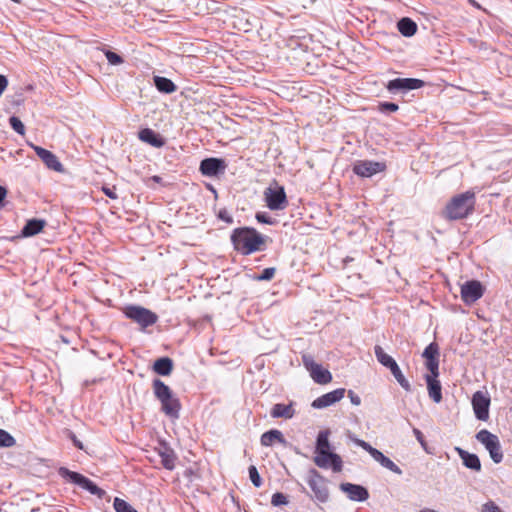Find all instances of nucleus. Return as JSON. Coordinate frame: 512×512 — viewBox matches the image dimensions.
Wrapping results in <instances>:
<instances>
[{
  "label": "nucleus",
  "instance_id": "f03ea898",
  "mask_svg": "<svg viewBox=\"0 0 512 512\" xmlns=\"http://www.w3.org/2000/svg\"><path fill=\"white\" fill-rule=\"evenodd\" d=\"M476 203L475 192L468 190L464 193L455 195L446 204L443 210L444 218L448 220H460L473 213Z\"/></svg>",
  "mask_w": 512,
  "mask_h": 512
},
{
  "label": "nucleus",
  "instance_id": "9b49d317",
  "mask_svg": "<svg viewBox=\"0 0 512 512\" xmlns=\"http://www.w3.org/2000/svg\"><path fill=\"white\" fill-rule=\"evenodd\" d=\"M490 398L486 393L477 391L472 397V407L478 420L487 421L489 418Z\"/></svg>",
  "mask_w": 512,
  "mask_h": 512
},
{
  "label": "nucleus",
  "instance_id": "a211bd4d",
  "mask_svg": "<svg viewBox=\"0 0 512 512\" xmlns=\"http://www.w3.org/2000/svg\"><path fill=\"white\" fill-rule=\"evenodd\" d=\"M32 148L34 149L37 156L45 163V165L54 171L62 172L63 171V165L58 160L56 155H54L49 150H46L42 147L32 145Z\"/></svg>",
  "mask_w": 512,
  "mask_h": 512
},
{
  "label": "nucleus",
  "instance_id": "ddd939ff",
  "mask_svg": "<svg viewBox=\"0 0 512 512\" xmlns=\"http://www.w3.org/2000/svg\"><path fill=\"white\" fill-rule=\"evenodd\" d=\"M386 168L385 163L376 162L370 160L358 161L354 167L353 171L355 174L361 177H371L376 173L384 171Z\"/></svg>",
  "mask_w": 512,
  "mask_h": 512
},
{
  "label": "nucleus",
  "instance_id": "20e7f679",
  "mask_svg": "<svg viewBox=\"0 0 512 512\" xmlns=\"http://www.w3.org/2000/svg\"><path fill=\"white\" fill-rule=\"evenodd\" d=\"M123 312L127 318L139 324L141 328H147L158 320V316L154 312L138 305L126 306Z\"/></svg>",
  "mask_w": 512,
  "mask_h": 512
},
{
  "label": "nucleus",
  "instance_id": "f257e3e1",
  "mask_svg": "<svg viewBox=\"0 0 512 512\" xmlns=\"http://www.w3.org/2000/svg\"><path fill=\"white\" fill-rule=\"evenodd\" d=\"M231 242L236 251L242 255H250L254 252L263 250L265 244L264 236L254 228L242 227L236 228L231 234Z\"/></svg>",
  "mask_w": 512,
  "mask_h": 512
},
{
  "label": "nucleus",
  "instance_id": "c9c22d12",
  "mask_svg": "<svg viewBox=\"0 0 512 512\" xmlns=\"http://www.w3.org/2000/svg\"><path fill=\"white\" fill-rule=\"evenodd\" d=\"M426 368L430 372V374H427L426 376H433L438 377L439 376V359H426Z\"/></svg>",
  "mask_w": 512,
  "mask_h": 512
},
{
  "label": "nucleus",
  "instance_id": "c03bdc74",
  "mask_svg": "<svg viewBox=\"0 0 512 512\" xmlns=\"http://www.w3.org/2000/svg\"><path fill=\"white\" fill-rule=\"evenodd\" d=\"M481 512H503V511L494 501L490 500L481 506Z\"/></svg>",
  "mask_w": 512,
  "mask_h": 512
},
{
  "label": "nucleus",
  "instance_id": "b1692460",
  "mask_svg": "<svg viewBox=\"0 0 512 512\" xmlns=\"http://www.w3.org/2000/svg\"><path fill=\"white\" fill-rule=\"evenodd\" d=\"M153 370L161 376H168L173 370V361L168 357L159 358L154 362Z\"/></svg>",
  "mask_w": 512,
  "mask_h": 512
},
{
  "label": "nucleus",
  "instance_id": "864d4df0",
  "mask_svg": "<svg viewBox=\"0 0 512 512\" xmlns=\"http://www.w3.org/2000/svg\"><path fill=\"white\" fill-rule=\"evenodd\" d=\"M7 191L6 189L0 185V203L4 200L6 197Z\"/></svg>",
  "mask_w": 512,
  "mask_h": 512
},
{
  "label": "nucleus",
  "instance_id": "f3484780",
  "mask_svg": "<svg viewBox=\"0 0 512 512\" xmlns=\"http://www.w3.org/2000/svg\"><path fill=\"white\" fill-rule=\"evenodd\" d=\"M346 390L344 388H338L336 390H333L331 392H328L318 398H316L311 406L315 409H322L326 408L328 406H331L335 404L336 402L340 401L344 395Z\"/></svg>",
  "mask_w": 512,
  "mask_h": 512
},
{
  "label": "nucleus",
  "instance_id": "aec40b11",
  "mask_svg": "<svg viewBox=\"0 0 512 512\" xmlns=\"http://www.w3.org/2000/svg\"><path fill=\"white\" fill-rule=\"evenodd\" d=\"M455 451L458 453L459 457L462 459L463 464L466 468L471 469L473 471L479 472L481 470V462L479 457L476 454L469 453L468 451L456 447Z\"/></svg>",
  "mask_w": 512,
  "mask_h": 512
},
{
  "label": "nucleus",
  "instance_id": "5fc2aeb1",
  "mask_svg": "<svg viewBox=\"0 0 512 512\" xmlns=\"http://www.w3.org/2000/svg\"><path fill=\"white\" fill-rule=\"evenodd\" d=\"M74 442H75L76 446H78L80 449H82V444H81V442H78V441H76V440H75Z\"/></svg>",
  "mask_w": 512,
  "mask_h": 512
},
{
  "label": "nucleus",
  "instance_id": "6ab92c4d",
  "mask_svg": "<svg viewBox=\"0 0 512 512\" xmlns=\"http://www.w3.org/2000/svg\"><path fill=\"white\" fill-rule=\"evenodd\" d=\"M295 415L294 402H290L289 404L277 403L274 404L270 410V416L272 418H283V419H291Z\"/></svg>",
  "mask_w": 512,
  "mask_h": 512
},
{
  "label": "nucleus",
  "instance_id": "4c0bfd02",
  "mask_svg": "<svg viewBox=\"0 0 512 512\" xmlns=\"http://www.w3.org/2000/svg\"><path fill=\"white\" fill-rule=\"evenodd\" d=\"M9 123L14 131H16L20 135H24L25 126L18 117H16V116L10 117Z\"/></svg>",
  "mask_w": 512,
  "mask_h": 512
},
{
  "label": "nucleus",
  "instance_id": "3c124183",
  "mask_svg": "<svg viewBox=\"0 0 512 512\" xmlns=\"http://www.w3.org/2000/svg\"><path fill=\"white\" fill-rule=\"evenodd\" d=\"M7 85H8V81H7L6 77L3 75H0V96L5 91Z\"/></svg>",
  "mask_w": 512,
  "mask_h": 512
},
{
  "label": "nucleus",
  "instance_id": "6e6552de",
  "mask_svg": "<svg viewBox=\"0 0 512 512\" xmlns=\"http://www.w3.org/2000/svg\"><path fill=\"white\" fill-rule=\"evenodd\" d=\"M59 473L62 477L67 478L72 483L89 491L91 494L98 496L100 499L104 497L105 491L99 488L94 482L80 473L70 471L67 468H61Z\"/></svg>",
  "mask_w": 512,
  "mask_h": 512
},
{
  "label": "nucleus",
  "instance_id": "c85d7f7f",
  "mask_svg": "<svg viewBox=\"0 0 512 512\" xmlns=\"http://www.w3.org/2000/svg\"><path fill=\"white\" fill-rule=\"evenodd\" d=\"M154 83L156 88L163 93L170 94L177 90V86L166 77L155 76Z\"/></svg>",
  "mask_w": 512,
  "mask_h": 512
},
{
  "label": "nucleus",
  "instance_id": "dca6fc26",
  "mask_svg": "<svg viewBox=\"0 0 512 512\" xmlns=\"http://www.w3.org/2000/svg\"><path fill=\"white\" fill-rule=\"evenodd\" d=\"M225 169V161L219 158H206L200 163V171L204 176H217L219 173H223Z\"/></svg>",
  "mask_w": 512,
  "mask_h": 512
},
{
  "label": "nucleus",
  "instance_id": "6e6d98bb",
  "mask_svg": "<svg viewBox=\"0 0 512 512\" xmlns=\"http://www.w3.org/2000/svg\"><path fill=\"white\" fill-rule=\"evenodd\" d=\"M153 179H154L155 181H159V180H160V178H159L158 176H154V177H153Z\"/></svg>",
  "mask_w": 512,
  "mask_h": 512
},
{
  "label": "nucleus",
  "instance_id": "5701e85b",
  "mask_svg": "<svg viewBox=\"0 0 512 512\" xmlns=\"http://www.w3.org/2000/svg\"><path fill=\"white\" fill-rule=\"evenodd\" d=\"M262 446H272L275 442H279L283 445L286 444V440L280 430L272 429L262 434L260 439Z\"/></svg>",
  "mask_w": 512,
  "mask_h": 512
},
{
  "label": "nucleus",
  "instance_id": "473e14b6",
  "mask_svg": "<svg viewBox=\"0 0 512 512\" xmlns=\"http://www.w3.org/2000/svg\"><path fill=\"white\" fill-rule=\"evenodd\" d=\"M425 359H437L439 357V346L436 342L430 343L423 351Z\"/></svg>",
  "mask_w": 512,
  "mask_h": 512
},
{
  "label": "nucleus",
  "instance_id": "37998d69",
  "mask_svg": "<svg viewBox=\"0 0 512 512\" xmlns=\"http://www.w3.org/2000/svg\"><path fill=\"white\" fill-rule=\"evenodd\" d=\"M105 56L111 65H119L123 63V58L112 51H106Z\"/></svg>",
  "mask_w": 512,
  "mask_h": 512
},
{
  "label": "nucleus",
  "instance_id": "72a5a7b5",
  "mask_svg": "<svg viewBox=\"0 0 512 512\" xmlns=\"http://www.w3.org/2000/svg\"><path fill=\"white\" fill-rule=\"evenodd\" d=\"M16 444L15 438L7 431L0 429V447H13Z\"/></svg>",
  "mask_w": 512,
  "mask_h": 512
},
{
  "label": "nucleus",
  "instance_id": "0eeeda50",
  "mask_svg": "<svg viewBox=\"0 0 512 512\" xmlns=\"http://www.w3.org/2000/svg\"><path fill=\"white\" fill-rule=\"evenodd\" d=\"M476 439L485 446L490 454L491 459L495 463L498 464L502 462L503 453L501 450L500 441L495 434H492L486 429H482L476 434Z\"/></svg>",
  "mask_w": 512,
  "mask_h": 512
},
{
  "label": "nucleus",
  "instance_id": "ea45409f",
  "mask_svg": "<svg viewBox=\"0 0 512 512\" xmlns=\"http://www.w3.org/2000/svg\"><path fill=\"white\" fill-rule=\"evenodd\" d=\"M381 466L390 470L391 472L401 475L402 470L397 466L390 458L385 457L384 461L381 463Z\"/></svg>",
  "mask_w": 512,
  "mask_h": 512
},
{
  "label": "nucleus",
  "instance_id": "58836bf2",
  "mask_svg": "<svg viewBox=\"0 0 512 512\" xmlns=\"http://www.w3.org/2000/svg\"><path fill=\"white\" fill-rule=\"evenodd\" d=\"M381 466L390 470L391 472L401 475L402 470L397 466L390 458L385 457L384 461L381 463Z\"/></svg>",
  "mask_w": 512,
  "mask_h": 512
},
{
  "label": "nucleus",
  "instance_id": "de8ad7c7",
  "mask_svg": "<svg viewBox=\"0 0 512 512\" xmlns=\"http://www.w3.org/2000/svg\"><path fill=\"white\" fill-rule=\"evenodd\" d=\"M217 216L220 220L226 222L227 224L233 223V217L225 208L220 209Z\"/></svg>",
  "mask_w": 512,
  "mask_h": 512
},
{
  "label": "nucleus",
  "instance_id": "412c9836",
  "mask_svg": "<svg viewBox=\"0 0 512 512\" xmlns=\"http://www.w3.org/2000/svg\"><path fill=\"white\" fill-rule=\"evenodd\" d=\"M438 377L425 376L429 397L435 402L442 401V388Z\"/></svg>",
  "mask_w": 512,
  "mask_h": 512
},
{
  "label": "nucleus",
  "instance_id": "603ef678",
  "mask_svg": "<svg viewBox=\"0 0 512 512\" xmlns=\"http://www.w3.org/2000/svg\"><path fill=\"white\" fill-rule=\"evenodd\" d=\"M103 192L105 193L106 196H108L109 198L111 199H116L117 198V195L116 193L113 191V189L111 188H107V187H103Z\"/></svg>",
  "mask_w": 512,
  "mask_h": 512
},
{
  "label": "nucleus",
  "instance_id": "cd10ccee",
  "mask_svg": "<svg viewBox=\"0 0 512 512\" xmlns=\"http://www.w3.org/2000/svg\"><path fill=\"white\" fill-rule=\"evenodd\" d=\"M354 442L357 446H359L362 449H364L365 451H367L371 455V457L375 461H377L380 465L384 461L386 456L381 451L372 447L368 442H366L362 439H355Z\"/></svg>",
  "mask_w": 512,
  "mask_h": 512
},
{
  "label": "nucleus",
  "instance_id": "f8f14e48",
  "mask_svg": "<svg viewBox=\"0 0 512 512\" xmlns=\"http://www.w3.org/2000/svg\"><path fill=\"white\" fill-rule=\"evenodd\" d=\"M424 86V81L420 79L415 78H396L393 80H390L386 88L390 92L395 91H408V90H415L419 89Z\"/></svg>",
  "mask_w": 512,
  "mask_h": 512
},
{
  "label": "nucleus",
  "instance_id": "79ce46f5",
  "mask_svg": "<svg viewBox=\"0 0 512 512\" xmlns=\"http://www.w3.org/2000/svg\"><path fill=\"white\" fill-rule=\"evenodd\" d=\"M287 503H288L287 497L283 493L277 492L272 495L271 504L273 506L286 505Z\"/></svg>",
  "mask_w": 512,
  "mask_h": 512
},
{
  "label": "nucleus",
  "instance_id": "a878e982",
  "mask_svg": "<svg viewBox=\"0 0 512 512\" xmlns=\"http://www.w3.org/2000/svg\"><path fill=\"white\" fill-rule=\"evenodd\" d=\"M399 32L405 37L413 36L417 31L416 23L410 18L404 17L397 23Z\"/></svg>",
  "mask_w": 512,
  "mask_h": 512
},
{
  "label": "nucleus",
  "instance_id": "bb28decb",
  "mask_svg": "<svg viewBox=\"0 0 512 512\" xmlns=\"http://www.w3.org/2000/svg\"><path fill=\"white\" fill-rule=\"evenodd\" d=\"M374 353L378 362L389 370L397 365V362L380 345L374 347Z\"/></svg>",
  "mask_w": 512,
  "mask_h": 512
},
{
  "label": "nucleus",
  "instance_id": "49530a36",
  "mask_svg": "<svg viewBox=\"0 0 512 512\" xmlns=\"http://www.w3.org/2000/svg\"><path fill=\"white\" fill-rule=\"evenodd\" d=\"M255 217H256L257 221L260 223L269 224V225H272L275 223V221L267 213H264V212H258Z\"/></svg>",
  "mask_w": 512,
  "mask_h": 512
},
{
  "label": "nucleus",
  "instance_id": "4468645a",
  "mask_svg": "<svg viewBox=\"0 0 512 512\" xmlns=\"http://www.w3.org/2000/svg\"><path fill=\"white\" fill-rule=\"evenodd\" d=\"M482 296L483 287L479 281H468L461 287L462 300L467 304L476 302Z\"/></svg>",
  "mask_w": 512,
  "mask_h": 512
},
{
  "label": "nucleus",
  "instance_id": "8fccbe9b",
  "mask_svg": "<svg viewBox=\"0 0 512 512\" xmlns=\"http://www.w3.org/2000/svg\"><path fill=\"white\" fill-rule=\"evenodd\" d=\"M413 433H414L416 439L418 440V442L421 444V446L425 448L426 442H425L422 432L419 429L414 428Z\"/></svg>",
  "mask_w": 512,
  "mask_h": 512
},
{
  "label": "nucleus",
  "instance_id": "a18cd8bd",
  "mask_svg": "<svg viewBox=\"0 0 512 512\" xmlns=\"http://www.w3.org/2000/svg\"><path fill=\"white\" fill-rule=\"evenodd\" d=\"M379 109L382 112H396L399 109V107L397 104L392 102H383L379 105Z\"/></svg>",
  "mask_w": 512,
  "mask_h": 512
},
{
  "label": "nucleus",
  "instance_id": "4be33fe9",
  "mask_svg": "<svg viewBox=\"0 0 512 512\" xmlns=\"http://www.w3.org/2000/svg\"><path fill=\"white\" fill-rule=\"evenodd\" d=\"M139 138L143 142H146L156 148H160L165 144L164 139L150 128L142 129L139 132Z\"/></svg>",
  "mask_w": 512,
  "mask_h": 512
},
{
  "label": "nucleus",
  "instance_id": "393cba45",
  "mask_svg": "<svg viewBox=\"0 0 512 512\" xmlns=\"http://www.w3.org/2000/svg\"><path fill=\"white\" fill-rule=\"evenodd\" d=\"M45 220L31 219L27 221L26 225L22 229V235L30 237L38 234L45 226Z\"/></svg>",
  "mask_w": 512,
  "mask_h": 512
},
{
  "label": "nucleus",
  "instance_id": "2eb2a0df",
  "mask_svg": "<svg viewBox=\"0 0 512 512\" xmlns=\"http://www.w3.org/2000/svg\"><path fill=\"white\" fill-rule=\"evenodd\" d=\"M339 488L351 501L363 502L369 498V492L364 486L347 482L341 483Z\"/></svg>",
  "mask_w": 512,
  "mask_h": 512
},
{
  "label": "nucleus",
  "instance_id": "9d476101",
  "mask_svg": "<svg viewBox=\"0 0 512 512\" xmlns=\"http://www.w3.org/2000/svg\"><path fill=\"white\" fill-rule=\"evenodd\" d=\"M314 463L320 468H332L334 472H340L343 467V462L338 454L330 451H321L314 457Z\"/></svg>",
  "mask_w": 512,
  "mask_h": 512
},
{
  "label": "nucleus",
  "instance_id": "7c9ffc66",
  "mask_svg": "<svg viewBox=\"0 0 512 512\" xmlns=\"http://www.w3.org/2000/svg\"><path fill=\"white\" fill-rule=\"evenodd\" d=\"M329 449V431H321L317 436L316 454L321 453V451H329Z\"/></svg>",
  "mask_w": 512,
  "mask_h": 512
},
{
  "label": "nucleus",
  "instance_id": "423d86ee",
  "mask_svg": "<svg viewBox=\"0 0 512 512\" xmlns=\"http://www.w3.org/2000/svg\"><path fill=\"white\" fill-rule=\"evenodd\" d=\"M306 482L313 491L315 500L320 503H326L329 500L327 481L317 470L311 469L308 472Z\"/></svg>",
  "mask_w": 512,
  "mask_h": 512
},
{
  "label": "nucleus",
  "instance_id": "39448f33",
  "mask_svg": "<svg viewBox=\"0 0 512 512\" xmlns=\"http://www.w3.org/2000/svg\"><path fill=\"white\" fill-rule=\"evenodd\" d=\"M266 205L271 210H283L288 205L287 196L283 186L276 181L264 191Z\"/></svg>",
  "mask_w": 512,
  "mask_h": 512
},
{
  "label": "nucleus",
  "instance_id": "c756f323",
  "mask_svg": "<svg viewBox=\"0 0 512 512\" xmlns=\"http://www.w3.org/2000/svg\"><path fill=\"white\" fill-rule=\"evenodd\" d=\"M391 374L394 376L398 384L407 392L411 391V384L409 381L405 378L403 375L400 367L395 365L393 368L390 369Z\"/></svg>",
  "mask_w": 512,
  "mask_h": 512
},
{
  "label": "nucleus",
  "instance_id": "1a4fd4ad",
  "mask_svg": "<svg viewBox=\"0 0 512 512\" xmlns=\"http://www.w3.org/2000/svg\"><path fill=\"white\" fill-rule=\"evenodd\" d=\"M304 367L309 371L311 378L318 384H328L332 381L331 373L314 361L310 354L302 355Z\"/></svg>",
  "mask_w": 512,
  "mask_h": 512
},
{
  "label": "nucleus",
  "instance_id": "2f4dec72",
  "mask_svg": "<svg viewBox=\"0 0 512 512\" xmlns=\"http://www.w3.org/2000/svg\"><path fill=\"white\" fill-rule=\"evenodd\" d=\"M159 455L161 457V463L166 469L173 470L175 468L176 456L172 450L165 449L160 452Z\"/></svg>",
  "mask_w": 512,
  "mask_h": 512
},
{
  "label": "nucleus",
  "instance_id": "a19ab883",
  "mask_svg": "<svg viewBox=\"0 0 512 512\" xmlns=\"http://www.w3.org/2000/svg\"><path fill=\"white\" fill-rule=\"evenodd\" d=\"M276 269L274 267L265 268L260 275L256 277L258 281H269L275 275Z\"/></svg>",
  "mask_w": 512,
  "mask_h": 512
},
{
  "label": "nucleus",
  "instance_id": "e433bc0d",
  "mask_svg": "<svg viewBox=\"0 0 512 512\" xmlns=\"http://www.w3.org/2000/svg\"><path fill=\"white\" fill-rule=\"evenodd\" d=\"M248 472H249V478H250L251 482L253 483V485L257 488L260 487L262 485V480L258 473L257 468L254 465H251L248 469Z\"/></svg>",
  "mask_w": 512,
  "mask_h": 512
},
{
  "label": "nucleus",
  "instance_id": "09e8293b",
  "mask_svg": "<svg viewBox=\"0 0 512 512\" xmlns=\"http://www.w3.org/2000/svg\"><path fill=\"white\" fill-rule=\"evenodd\" d=\"M348 397L353 405L358 406L361 404V398L354 391L349 390Z\"/></svg>",
  "mask_w": 512,
  "mask_h": 512
},
{
  "label": "nucleus",
  "instance_id": "7ed1b4c3",
  "mask_svg": "<svg viewBox=\"0 0 512 512\" xmlns=\"http://www.w3.org/2000/svg\"><path fill=\"white\" fill-rule=\"evenodd\" d=\"M152 388L155 397L161 403L162 412L171 419H178L180 416L181 404L172 390L160 379H154Z\"/></svg>",
  "mask_w": 512,
  "mask_h": 512
},
{
  "label": "nucleus",
  "instance_id": "f704fd0d",
  "mask_svg": "<svg viewBox=\"0 0 512 512\" xmlns=\"http://www.w3.org/2000/svg\"><path fill=\"white\" fill-rule=\"evenodd\" d=\"M114 509L116 512H137L129 503L120 498L114 499Z\"/></svg>",
  "mask_w": 512,
  "mask_h": 512
}]
</instances>
